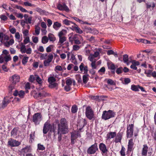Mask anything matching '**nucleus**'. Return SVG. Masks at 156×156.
I'll list each match as a JSON object with an SVG mask.
<instances>
[{
  "mask_svg": "<svg viewBox=\"0 0 156 156\" xmlns=\"http://www.w3.org/2000/svg\"><path fill=\"white\" fill-rule=\"evenodd\" d=\"M15 37L17 40V41L20 42L21 41V40H20V33L17 32L15 33Z\"/></svg>",
  "mask_w": 156,
  "mask_h": 156,
  "instance_id": "nucleus-38",
  "label": "nucleus"
},
{
  "mask_svg": "<svg viewBox=\"0 0 156 156\" xmlns=\"http://www.w3.org/2000/svg\"><path fill=\"white\" fill-rule=\"evenodd\" d=\"M148 151V147L147 144H144L143 145L141 154L143 156H146Z\"/></svg>",
  "mask_w": 156,
  "mask_h": 156,
  "instance_id": "nucleus-18",
  "label": "nucleus"
},
{
  "mask_svg": "<svg viewBox=\"0 0 156 156\" xmlns=\"http://www.w3.org/2000/svg\"><path fill=\"white\" fill-rule=\"evenodd\" d=\"M16 7L18 9H20V10L23 12H28V11L24 8H23L22 6L16 5Z\"/></svg>",
  "mask_w": 156,
  "mask_h": 156,
  "instance_id": "nucleus-36",
  "label": "nucleus"
},
{
  "mask_svg": "<svg viewBox=\"0 0 156 156\" xmlns=\"http://www.w3.org/2000/svg\"><path fill=\"white\" fill-rule=\"evenodd\" d=\"M48 59L44 61V66H48L50 65V62L52 61L53 58L54 56L52 54L49 53L48 56Z\"/></svg>",
  "mask_w": 156,
  "mask_h": 156,
  "instance_id": "nucleus-12",
  "label": "nucleus"
},
{
  "mask_svg": "<svg viewBox=\"0 0 156 156\" xmlns=\"http://www.w3.org/2000/svg\"><path fill=\"white\" fill-rule=\"evenodd\" d=\"M11 60V57L9 54V52L6 50H4L2 54L0 55V63L4 62L6 64L7 63Z\"/></svg>",
  "mask_w": 156,
  "mask_h": 156,
  "instance_id": "nucleus-2",
  "label": "nucleus"
},
{
  "mask_svg": "<svg viewBox=\"0 0 156 156\" xmlns=\"http://www.w3.org/2000/svg\"><path fill=\"white\" fill-rule=\"evenodd\" d=\"M73 35V33H71L69 34V36H70L69 37V42L72 43L73 41V38L72 37V35Z\"/></svg>",
  "mask_w": 156,
  "mask_h": 156,
  "instance_id": "nucleus-60",
  "label": "nucleus"
},
{
  "mask_svg": "<svg viewBox=\"0 0 156 156\" xmlns=\"http://www.w3.org/2000/svg\"><path fill=\"white\" fill-rule=\"evenodd\" d=\"M41 55L40 58L41 59H46V57L47 56L48 54L46 53L45 54L41 53Z\"/></svg>",
  "mask_w": 156,
  "mask_h": 156,
  "instance_id": "nucleus-56",
  "label": "nucleus"
},
{
  "mask_svg": "<svg viewBox=\"0 0 156 156\" xmlns=\"http://www.w3.org/2000/svg\"><path fill=\"white\" fill-rule=\"evenodd\" d=\"M29 57L27 56H24L22 61V62L23 65H25L28 61L29 59Z\"/></svg>",
  "mask_w": 156,
  "mask_h": 156,
  "instance_id": "nucleus-41",
  "label": "nucleus"
},
{
  "mask_svg": "<svg viewBox=\"0 0 156 156\" xmlns=\"http://www.w3.org/2000/svg\"><path fill=\"white\" fill-rule=\"evenodd\" d=\"M35 10L40 13L41 14H43L45 13V11L39 7L35 9Z\"/></svg>",
  "mask_w": 156,
  "mask_h": 156,
  "instance_id": "nucleus-37",
  "label": "nucleus"
},
{
  "mask_svg": "<svg viewBox=\"0 0 156 156\" xmlns=\"http://www.w3.org/2000/svg\"><path fill=\"white\" fill-rule=\"evenodd\" d=\"M78 110V108L76 105H73L71 108V112L73 113H76L77 112Z\"/></svg>",
  "mask_w": 156,
  "mask_h": 156,
  "instance_id": "nucleus-40",
  "label": "nucleus"
},
{
  "mask_svg": "<svg viewBox=\"0 0 156 156\" xmlns=\"http://www.w3.org/2000/svg\"><path fill=\"white\" fill-rule=\"evenodd\" d=\"M98 150L97 144L95 143L88 149L87 152L88 154H95Z\"/></svg>",
  "mask_w": 156,
  "mask_h": 156,
  "instance_id": "nucleus-6",
  "label": "nucleus"
},
{
  "mask_svg": "<svg viewBox=\"0 0 156 156\" xmlns=\"http://www.w3.org/2000/svg\"><path fill=\"white\" fill-rule=\"evenodd\" d=\"M20 51L22 53H25V51H26V46L23 44L22 42L20 44Z\"/></svg>",
  "mask_w": 156,
  "mask_h": 156,
  "instance_id": "nucleus-25",
  "label": "nucleus"
},
{
  "mask_svg": "<svg viewBox=\"0 0 156 156\" xmlns=\"http://www.w3.org/2000/svg\"><path fill=\"white\" fill-rule=\"evenodd\" d=\"M59 37V42L58 43H60V44L62 45V44L66 41V37Z\"/></svg>",
  "mask_w": 156,
  "mask_h": 156,
  "instance_id": "nucleus-33",
  "label": "nucleus"
},
{
  "mask_svg": "<svg viewBox=\"0 0 156 156\" xmlns=\"http://www.w3.org/2000/svg\"><path fill=\"white\" fill-rule=\"evenodd\" d=\"M9 37L7 35L2 32L0 33V41L1 42L4 40H8L9 39Z\"/></svg>",
  "mask_w": 156,
  "mask_h": 156,
  "instance_id": "nucleus-19",
  "label": "nucleus"
},
{
  "mask_svg": "<svg viewBox=\"0 0 156 156\" xmlns=\"http://www.w3.org/2000/svg\"><path fill=\"white\" fill-rule=\"evenodd\" d=\"M123 68L122 67H120L119 68H117L116 70V73L119 74L122 73V71Z\"/></svg>",
  "mask_w": 156,
  "mask_h": 156,
  "instance_id": "nucleus-50",
  "label": "nucleus"
},
{
  "mask_svg": "<svg viewBox=\"0 0 156 156\" xmlns=\"http://www.w3.org/2000/svg\"><path fill=\"white\" fill-rule=\"evenodd\" d=\"M99 148L102 153L106 154L107 153L108 149L105 145L104 143H100L99 145Z\"/></svg>",
  "mask_w": 156,
  "mask_h": 156,
  "instance_id": "nucleus-14",
  "label": "nucleus"
},
{
  "mask_svg": "<svg viewBox=\"0 0 156 156\" xmlns=\"http://www.w3.org/2000/svg\"><path fill=\"white\" fill-rule=\"evenodd\" d=\"M8 145L12 147H18L21 144V143L13 139H10L8 141Z\"/></svg>",
  "mask_w": 156,
  "mask_h": 156,
  "instance_id": "nucleus-7",
  "label": "nucleus"
},
{
  "mask_svg": "<svg viewBox=\"0 0 156 156\" xmlns=\"http://www.w3.org/2000/svg\"><path fill=\"white\" fill-rule=\"evenodd\" d=\"M14 43V40L13 39H10L9 41H6L4 43L5 46L9 47L10 45H12Z\"/></svg>",
  "mask_w": 156,
  "mask_h": 156,
  "instance_id": "nucleus-26",
  "label": "nucleus"
},
{
  "mask_svg": "<svg viewBox=\"0 0 156 156\" xmlns=\"http://www.w3.org/2000/svg\"><path fill=\"white\" fill-rule=\"evenodd\" d=\"M48 94L44 91H42L40 93H39L37 94V96L38 97L42 98L44 97L48 96Z\"/></svg>",
  "mask_w": 156,
  "mask_h": 156,
  "instance_id": "nucleus-27",
  "label": "nucleus"
},
{
  "mask_svg": "<svg viewBox=\"0 0 156 156\" xmlns=\"http://www.w3.org/2000/svg\"><path fill=\"white\" fill-rule=\"evenodd\" d=\"M32 20V17H28V18L25 19V21L26 23L27 24L28 23H31V21Z\"/></svg>",
  "mask_w": 156,
  "mask_h": 156,
  "instance_id": "nucleus-52",
  "label": "nucleus"
},
{
  "mask_svg": "<svg viewBox=\"0 0 156 156\" xmlns=\"http://www.w3.org/2000/svg\"><path fill=\"white\" fill-rule=\"evenodd\" d=\"M125 148L123 147H122L121 150L120 151L121 156H125Z\"/></svg>",
  "mask_w": 156,
  "mask_h": 156,
  "instance_id": "nucleus-48",
  "label": "nucleus"
},
{
  "mask_svg": "<svg viewBox=\"0 0 156 156\" xmlns=\"http://www.w3.org/2000/svg\"><path fill=\"white\" fill-rule=\"evenodd\" d=\"M85 114L86 116L90 120H91L94 118V112L90 106L86 107Z\"/></svg>",
  "mask_w": 156,
  "mask_h": 156,
  "instance_id": "nucleus-4",
  "label": "nucleus"
},
{
  "mask_svg": "<svg viewBox=\"0 0 156 156\" xmlns=\"http://www.w3.org/2000/svg\"><path fill=\"white\" fill-rule=\"evenodd\" d=\"M52 126L49 121L46 122L43 128V133L44 134H46L49 129H51Z\"/></svg>",
  "mask_w": 156,
  "mask_h": 156,
  "instance_id": "nucleus-8",
  "label": "nucleus"
},
{
  "mask_svg": "<svg viewBox=\"0 0 156 156\" xmlns=\"http://www.w3.org/2000/svg\"><path fill=\"white\" fill-rule=\"evenodd\" d=\"M20 76L17 74H14L9 78L10 80H12V83L13 84H16L17 82H19L20 80Z\"/></svg>",
  "mask_w": 156,
  "mask_h": 156,
  "instance_id": "nucleus-13",
  "label": "nucleus"
},
{
  "mask_svg": "<svg viewBox=\"0 0 156 156\" xmlns=\"http://www.w3.org/2000/svg\"><path fill=\"white\" fill-rule=\"evenodd\" d=\"M48 41V37L46 36H44L42 38V42L43 44H45L47 43Z\"/></svg>",
  "mask_w": 156,
  "mask_h": 156,
  "instance_id": "nucleus-39",
  "label": "nucleus"
},
{
  "mask_svg": "<svg viewBox=\"0 0 156 156\" xmlns=\"http://www.w3.org/2000/svg\"><path fill=\"white\" fill-rule=\"evenodd\" d=\"M63 22L64 24L67 26L70 25L72 24H74V25H76V23L67 19H65L63 20Z\"/></svg>",
  "mask_w": 156,
  "mask_h": 156,
  "instance_id": "nucleus-28",
  "label": "nucleus"
},
{
  "mask_svg": "<svg viewBox=\"0 0 156 156\" xmlns=\"http://www.w3.org/2000/svg\"><path fill=\"white\" fill-rule=\"evenodd\" d=\"M65 90L66 91H69L71 89L70 86L66 85L64 87Z\"/></svg>",
  "mask_w": 156,
  "mask_h": 156,
  "instance_id": "nucleus-62",
  "label": "nucleus"
},
{
  "mask_svg": "<svg viewBox=\"0 0 156 156\" xmlns=\"http://www.w3.org/2000/svg\"><path fill=\"white\" fill-rule=\"evenodd\" d=\"M10 101L7 98H4L2 102H0V110L5 108Z\"/></svg>",
  "mask_w": 156,
  "mask_h": 156,
  "instance_id": "nucleus-9",
  "label": "nucleus"
},
{
  "mask_svg": "<svg viewBox=\"0 0 156 156\" xmlns=\"http://www.w3.org/2000/svg\"><path fill=\"white\" fill-rule=\"evenodd\" d=\"M89 76V75L87 74H85V75H84L83 76V83L84 84H86L87 82L88 81L89 78L88 77Z\"/></svg>",
  "mask_w": 156,
  "mask_h": 156,
  "instance_id": "nucleus-30",
  "label": "nucleus"
},
{
  "mask_svg": "<svg viewBox=\"0 0 156 156\" xmlns=\"http://www.w3.org/2000/svg\"><path fill=\"white\" fill-rule=\"evenodd\" d=\"M133 124L129 125V126L127 127L126 131L127 137H131L132 136L133 132Z\"/></svg>",
  "mask_w": 156,
  "mask_h": 156,
  "instance_id": "nucleus-10",
  "label": "nucleus"
},
{
  "mask_svg": "<svg viewBox=\"0 0 156 156\" xmlns=\"http://www.w3.org/2000/svg\"><path fill=\"white\" fill-rule=\"evenodd\" d=\"M55 81V79L53 77H50L48 79V81L50 83V84L54 82Z\"/></svg>",
  "mask_w": 156,
  "mask_h": 156,
  "instance_id": "nucleus-46",
  "label": "nucleus"
},
{
  "mask_svg": "<svg viewBox=\"0 0 156 156\" xmlns=\"http://www.w3.org/2000/svg\"><path fill=\"white\" fill-rule=\"evenodd\" d=\"M13 94L15 96H17L18 95L20 98H23L25 93L24 91L22 90H21L19 91H18V90H16L14 92Z\"/></svg>",
  "mask_w": 156,
  "mask_h": 156,
  "instance_id": "nucleus-16",
  "label": "nucleus"
},
{
  "mask_svg": "<svg viewBox=\"0 0 156 156\" xmlns=\"http://www.w3.org/2000/svg\"><path fill=\"white\" fill-rule=\"evenodd\" d=\"M79 68L81 72H83L84 74H87L88 71L87 66H85L84 65L83 63H81L79 66Z\"/></svg>",
  "mask_w": 156,
  "mask_h": 156,
  "instance_id": "nucleus-15",
  "label": "nucleus"
},
{
  "mask_svg": "<svg viewBox=\"0 0 156 156\" xmlns=\"http://www.w3.org/2000/svg\"><path fill=\"white\" fill-rule=\"evenodd\" d=\"M80 48V47L77 45H74L73 46V49L74 51L78 50Z\"/></svg>",
  "mask_w": 156,
  "mask_h": 156,
  "instance_id": "nucleus-64",
  "label": "nucleus"
},
{
  "mask_svg": "<svg viewBox=\"0 0 156 156\" xmlns=\"http://www.w3.org/2000/svg\"><path fill=\"white\" fill-rule=\"evenodd\" d=\"M21 151L22 152L26 153L31 152V149L30 146H27L22 149Z\"/></svg>",
  "mask_w": 156,
  "mask_h": 156,
  "instance_id": "nucleus-22",
  "label": "nucleus"
},
{
  "mask_svg": "<svg viewBox=\"0 0 156 156\" xmlns=\"http://www.w3.org/2000/svg\"><path fill=\"white\" fill-rule=\"evenodd\" d=\"M128 56L127 54H125L123 55V60L124 62L126 63L128 61Z\"/></svg>",
  "mask_w": 156,
  "mask_h": 156,
  "instance_id": "nucleus-45",
  "label": "nucleus"
},
{
  "mask_svg": "<svg viewBox=\"0 0 156 156\" xmlns=\"http://www.w3.org/2000/svg\"><path fill=\"white\" fill-rule=\"evenodd\" d=\"M54 70L55 72H56L57 70L61 71L62 70V68L61 66L58 65L55 67Z\"/></svg>",
  "mask_w": 156,
  "mask_h": 156,
  "instance_id": "nucleus-51",
  "label": "nucleus"
},
{
  "mask_svg": "<svg viewBox=\"0 0 156 156\" xmlns=\"http://www.w3.org/2000/svg\"><path fill=\"white\" fill-rule=\"evenodd\" d=\"M130 80L129 78H125L124 82L125 84H128L130 82Z\"/></svg>",
  "mask_w": 156,
  "mask_h": 156,
  "instance_id": "nucleus-63",
  "label": "nucleus"
},
{
  "mask_svg": "<svg viewBox=\"0 0 156 156\" xmlns=\"http://www.w3.org/2000/svg\"><path fill=\"white\" fill-rule=\"evenodd\" d=\"M123 133L122 132H119L116 136L115 139V143H117L121 142L122 137V136Z\"/></svg>",
  "mask_w": 156,
  "mask_h": 156,
  "instance_id": "nucleus-17",
  "label": "nucleus"
},
{
  "mask_svg": "<svg viewBox=\"0 0 156 156\" xmlns=\"http://www.w3.org/2000/svg\"><path fill=\"white\" fill-rule=\"evenodd\" d=\"M71 138L73 139V140H76L78 137L81 136L80 134L78 132H73L71 133Z\"/></svg>",
  "mask_w": 156,
  "mask_h": 156,
  "instance_id": "nucleus-20",
  "label": "nucleus"
},
{
  "mask_svg": "<svg viewBox=\"0 0 156 156\" xmlns=\"http://www.w3.org/2000/svg\"><path fill=\"white\" fill-rule=\"evenodd\" d=\"M69 132L68 122L66 119L62 118L58 124V140L61 141L62 139V134L67 133Z\"/></svg>",
  "mask_w": 156,
  "mask_h": 156,
  "instance_id": "nucleus-1",
  "label": "nucleus"
},
{
  "mask_svg": "<svg viewBox=\"0 0 156 156\" xmlns=\"http://www.w3.org/2000/svg\"><path fill=\"white\" fill-rule=\"evenodd\" d=\"M139 85H132L131 86V89L135 91H139Z\"/></svg>",
  "mask_w": 156,
  "mask_h": 156,
  "instance_id": "nucleus-35",
  "label": "nucleus"
},
{
  "mask_svg": "<svg viewBox=\"0 0 156 156\" xmlns=\"http://www.w3.org/2000/svg\"><path fill=\"white\" fill-rule=\"evenodd\" d=\"M58 86L57 83L55 82H53L51 83H50V85H49V87L51 88H54L56 87V89H57V87Z\"/></svg>",
  "mask_w": 156,
  "mask_h": 156,
  "instance_id": "nucleus-44",
  "label": "nucleus"
},
{
  "mask_svg": "<svg viewBox=\"0 0 156 156\" xmlns=\"http://www.w3.org/2000/svg\"><path fill=\"white\" fill-rule=\"evenodd\" d=\"M57 8L61 11H65L67 12L69 11V9L65 3L62 4L58 3L57 5Z\"/></svg>",
  "mask_w": 156,
  "mask_h": 156,
  "instance_id": "nucleus-11",
  "label": "nucleus"
},
{
  "mask_svg": "<svg viewBox=\"0 0 156 156\" xmlns=\"http://www.w3.org/2000/svg\"><path fill=\"white\" fill-rule=\"evenodd\" d=\"M48 39L51 41H55L56 38L54 35L52 34H49L48 35Z\"/></svg>",
  "mask_w": 156,
  "mask_h": 156,
  "instance_id": "nucleus-31",
  "label": "nucleus"
},
{
  "mask_svg": "<svg viewBox=\"0 0 156 156\" xmlns=\"http://www.w3.org/2000/svg\"><path fill=\"white\" fill-rule=\"evenodd\" d=\"M116 133L114 132H110L107 135V139H109L113 138L116 136Z\"/></svg>",
  "mask_w": 156,
  "mask_h": 156,
  "instance_id": "nucleus-24",
  "label": "nucleus"
},
{
  "mask_svg": "<svg viewBox=\"0 0 156 156\" xmlns=\"http://www.w3.org/2000/svg\"><path fill=\"white\" fill-rule=\"evenodd\" d=\"M30 42V38L29 37H26L25 38V39L24 40V44H26Z\"/></svg>",
  "mask_w": 156,
  "mask_h": 156,
  "instance_id": "nucleus-54",
  "label": "nucleus"
},
{
  "mask_svg": "<svg viewBox=\"0 0 156 156\" xmlns=\"http://www.w3.org/2000/svg\"><path fill=\"white\" fill-rule=\"evenodd\" d=\"M146 4L147 6V8L148 9L150 8L151 7L153 8H154L155 6V4L154 2H153L152 3L146 2Z\"/></svg>",
  "mask_w": 156,
  "mask_h": 156,
  "instance_id": "nucleus-34",
  "label": "nucleus"
},
{
  "mask_svg": "<svg viewBox=\"0 0 156 156\" xmlns=\"http://www.w3.org/2000/svg\"><path fill=\"white\" fill-rule=\"evenodd\" d=\"M61 26V23L57 21L55 22L53 25V28L56 30H58Z\"/></svg>",
  "mask_w": 156,
  "mask_h": 156,
  "instance_id": "nucleus-21",
  "label": "nucleus"
},
{
  "mask_svg": "<svg viewBox=\"0 0 156 156\" xmlns=\"http://www.w3.org/2000/svg\"><path fill=\"white\" fill-rule=\"evenodd\" d=\"M40 30V28L39 26H35V31L36 35H38L39 34Z\"/></svg>",
  "mask_w": 156,
  "mask_h": 156,
  "instance_id": "nucleus-43",
  "label": "nucleus"
},
{
  "mask_svg": "<svg viewBox=\"0 0 156 156\" xmlns=\"http://www.w3.org/2000/svg\"><path fill=\"white\" fill-rule=\"evenodd\" d=\"M152 71L150 70H148L147 71H145L144 73L147 75V76L148 77H151V75Z\"/></svg>",
  "mask_w": 156,
  "mask_h": 156,
  "instance_id": "nucleus-49",
  "label": "nucleus"
},
{
  "mask_svg": "<svg viewBox=\"0 0 156 156\" xmlns=\"http://www.w3.org/2000/svg\"><path fill=\"white\" fill-rule=\"evenodd\" d=\"M108 68L109 69H112V70H115L116 69V67H115V65L113 64V63H112V64H110L109 66H108Z\"/></svg>",
  "mask_w": 156,
  "mask_h": 156,
  "instance_id": "nucleus-53",
  "label": "nucleus"
},
{
  "mask_svg": "<svg viewBox=\"0 0 156 156\" xmlns=\"http://www.w3.org/2000/svg\"><path fill=\"white\" fill-rule=\"evenodd\" d=\"M38 149L40 150H44L45 147L43 145L38 144Z\"/></svg>",
  "mask_w": 156,
  "mask_h": 156,
  "instance_id": "nucleus-57",
  "label": "nucleus"
},
{
  "mask_svg": "<svg viewBox=\"0 0 156 156\" xmlns=\"http://www.w3.org/2000/svg\"><path fill=\"white\" fill-rule=\"evenodd\" d=\"M107 83L108 84L111 85H114L115 84L114 82L110 79H109L108 80Z\"/></svg>",
  "mask_w": 156,
  "mask_h": 156,
  "instance_id": "nucleus-47",
  "label": "nucleus"
},
{
  "mask_svg": "<svg viewBox=\"0 0 156 156\" xmlns=\"http://www.w3.org/2000/svg\"><path fill=\"white\" fill-rule=\"evenodd\" d=\"M67 33V30L63 29L61 31L59 32L58 34V37H65V36Z\"/></svg>",
  "mask_w": 156,
  "mask_h": 156,
  "instance_id": "nucleus-29",
  "label": "nucleus"
},
{
  "mask_svg": "<svg viewBox=\"0 0 156 156\" xmlns=\"http://www.w3.org/2000/svg\"><path fill=\"white\" fill-rule=\"evenodd\" d=\"M42 120V115L39 113H35L33 116L32 121L36 125H38Z\"/></svg>",
  "mask_w": 156,
  "mask_h": 156,
  "instance_id": "nucleus-5",
  "label": "nucleus"
},
{
  "mask_svg": "<svg viewBox=\"0 0 156 156\" xmlns=\"http://www.w3.org/2000/svg\"><path fill=\"white\" fill-rule=\"evenodd\" d=\"M115 114L112 111L109 110L108 111H104L103 112L101 118L104 120H107L114 117Z\"/></svg>",
  "mask_w": 156,
  "mask_h": 156,
  "instance_id": "nucleus-3",
  "label": "nucleus"
},
{
  "mask_svg": "<svg viewBox=\"0 0 156 156\" xmlns=\"http://www.w3.org/2000/svg\"><path fill=\"white\" fill-rule=\"evenodd\" d=\"M52 48V45H50L46 49V51L47 52H49L51 51V48Z\"/></svg>",
  "mask_w": 156,
  "mask_h": 156,
  "instance_id": "nucleus-59",
  "label": "nucleus"
},
{
  "mask_svg": "<svg viewBox=\"0 0 156 156\" xmlns=\"http://www.w3.org/2000/svg\"><path fill=\"white\" fill-rule=\"evenodd\" d=\"M72 79H67L66 81V84L68 85L71 86L72 84Z\"/></svg>",
  "mask_w": 156,
  "mask_h": 156,
  "instance_id": "nucleus-55",
  "label": "nucleus"
},
{
  "mask_svg": "<svg viewBox=\"0 0 156 156\" xmlns=\"http://www.w3.org/2000/svg\"><path fill=\"white\" fill-rule=\"evenodd\" d=\"M32 40L33 41L34 43H37L38 42V40L37 37H35L34 36H33L32 37Z\"/></svg>",
  "mask_w": 156,
  "mask_h": 156,
  "instance_id": "nucleus-58",
  "label": "nucleus"
},
{
  "mask_svg": "<svg viewBox=\"0 0 156 156\" xmlns=\"http://www.w3.org/2000/svg\"><path fill=\"white\" fill-rule=\"evenodd\" d=\"M35 78L36 81L39 84H41L42 82L41 78L39 77V76L37 75H35Z\"/></svg>",
  "mask_w": 156,
  "mask_h": 156,
  "instance_id": "nucleus-42",
  "label": "nucleus"
},
{
  "mask_svg": "<svg viewBox=\"0 0 156 156\" xmlns=\"http://www.w3.org/2000/svg\"><path fill=\"white\" fill-rule=\"evenodd\" d=\"M35 79V77H34V76L31 75L30 76L29 78V81L31 82H33Z\"/></svg>",
  "mask_w": 156,
  "mask_h": 156,
  "instance_id": "nucleus-61",
  "label": "nucleus"
},
{
  "mask_svg": "<svg viewBox=\"0 0 156 156\" xmlns=\"http://www.w3.org/2000/svg\"><path fill=\"white\" fill-rule=\"evenodd\" d=\"M18 128H14L12 130L11 132V136H16L17 135Z\"/></svg>",
  "mask_w": 156,
  "mask_h": 156,
  "instance_id": "nucleus-32",
  "label": "nucleus"
},
{
  "mask_svg": "<svg viewBox=\"0 0 156 156\" xmlns=\"http://www.w3.org/2000/svg\"><path fill=\"white\" fill-rule=\"evenodd\" d=\"M75 25L76 26H72V27L73 28L72 30H75L76 33L80 34H82L83 32V31L76 24Z\"/></svg>",
  "mask_w": 156,
  "mask_h": 156,
  "instance_id": "nucleus-23",
  "label": "nucleus"
}]
</instances>
